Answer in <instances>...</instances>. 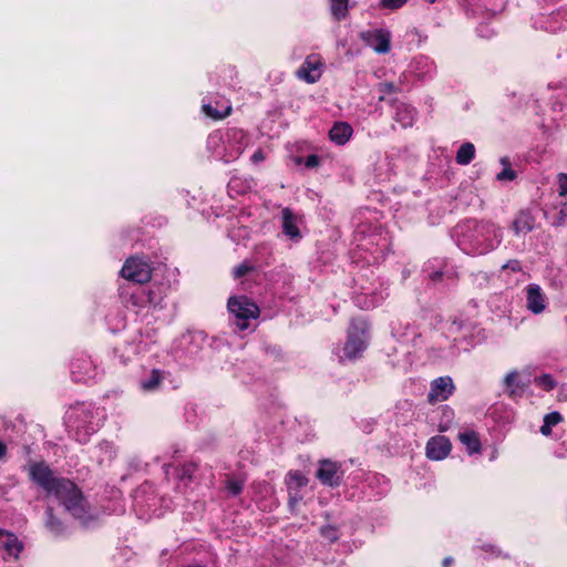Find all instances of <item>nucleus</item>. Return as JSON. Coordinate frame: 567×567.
Instances as JSON below:
<instances>
[{
  "instance_id": "1",
  "label": "nucleus",
  "mask_w": 567,
  "mask_h": 567,
  "mask_svg": "<svg viewBox=\"0 0 567 567\" xmlns=\"http://www.w3.org/2000/svg\"><path fill=\"white\" fill-rule=\"evenodd\" d=\"M30 477L47 493L55 495L74 517H85L87 511L84 497L75 483L69 478L54 476L53 471L44 462L30 466Z\"/></svg>"
},
{
  "instance_id": "2",
  "label": "nucleus",
  "mask_w": 567,
  "mask_h": 567,
  "mask_svg": "<svg viewBox=\"0 0 567 567\" xmlns=\"http://www.w3.org/2000/svg\"><path fill=\"white\" fill-rule=\"evenodd\" d=\"M227 307L228 310L238 319L236 324L240 330L248 328V319H256L260 313L259 307L246 296L230 297L228 299Z\"/></svg>"
},
{
  "instance_id": "3",
  "label": "nucleus",
  "mask_w": 567,
  "mask_h": 567,
  "mask_svg": "<svg viewBox=\"0 0 567 567\" xmlns=\"http://www.w3.org/2000/svg\"><path fill=\"white\" fill-rule=\"evenodd\" d=\"M151 266L138 257H130L122 267L121 275L134 284H147L151 280Z\"/></svg>"
},
{
  "instance_id": "4",
  "label": "nucleus",
  "mask_w": 567,
  "mask_h": 567,
  "mask_svg": "<svg viewBox=\"0 0 567 567\" xmlns=\"http://www.w3.org/2000/svg\"><path fill=\"white\" fill-rule=\"evenodd\" d=\"M316 476L322 484L337 487L342 482L343 472L339 463L324 458L319 461Z\"/></svg>"
},
{
  "instance_id": "5",
  "label": "nucleus",
  "mask_w": 567,
  "mask_h": 567,
  "mask_svg": "<svg viewBox=\"0 0 567 567\" xmlns=\"http://www.w3.org/2000/svg\"><path fill=\"white\" fill-rule=\"evenodd\" d=\"M323 62L320 55L310 54L297 71V76L307 83H316L322 74Z\"/></svg>"
},
{
  "instance_id": "6",
  "label": "nucleus",
  "mask_w": 567,
  "mask_h": 567,
  "mask_svg": "<svg viewBox=\"0 0 567 567\" xmlns=\"http://www.w3.org/2000/svg\"><path fill=\"white\" fill-rule=\"evenodd\" d=\"M454 391V384L450 377H440L431 382V390L427 394V401L434 404L439 401L447 400Z\"/></svg>"
},
{
  "instance_id": "7",
  "label": "nucleus",
  "mask_w": 567,
  "mask_h": 567,
  "mask_svg": "<svg viewBox=\"0 0 567 567\" xmlns=\"http://www.w3.org/2000/svg\"><path fill=\"white\" fill-rule=\"evenodd\" d=\"M361 38L378 53H388L390 51L391 37L388 31H368L362 33Z\"/></svg>"
},
{
  "instance_id": "8",
  "label": "nucleus",
  "mask_w": 567,
  "mask_h": 567,
  "mask_svg": "<svg viewBox=\"0 0 567 567\" xmlns=\"http://www.w3.org/2000/svg\"><path fill=\"white\" fill-rule=\"evenodd\" d=\"M451 447V442L447 437L442 435L434 436L426 444V456L435 461L443 460L450 454Z\"/></svg>"
},
{
  "instance_id": "9",
  "label": "nucleus",
  "mask_w": 567,
  "mask_h": 567,
  "mask_svg": "<svg viewBox=\"0 0 567 567\" xmlns=\"http://www.w3.org/2000/svg\"><path fill=\"white\" fill-rule=\"evenodd\" d=\"M547 303V298L539 286H529L526 295V307L535 315L542 313Z\"/></svg>"
},
{
  "instance_id": "10",
  "label": "nucleus",
  "mask_w": 567,
  "mask_h": 567,
  "mask_svg": "<svg viewBox=\"0 0 567 567\" xmlns=\"http://www.w3.org/2000/svg\"><path fill=\"white\" fill-rule=\"evenodd\" d=\"M361 334L357 331L351 330L348 336V340L344 343L343 352L348 359H355L367 347V342Z\"/></svg>"
},
{
  "instance_id": "11",
  "label": "nucleus",
  "mask_w": 567,
  "mask_h": 567,
  "mask_svg": "<svg viewBox=\"0 0 567 567\" xmlns=\"http://www.w3.org/2000/svg\"><path fill=\"white\" fill-rule=\"evenodd\" d=\"M282 233L292 240H299L301 233L298 228L297 216L288 207L281 212Z\"/></svg>"
},
{
  "instance_id": "12",
  "label": "nucleus",
  "mask_w": 567,
  "mask_h": 567,
  "mask_svg": "<svg viewBox=\"0 0 567 567\" xmlns=\"http://www.w3.org/2000/svg\"><path fill=\"white\" fill-rule=\"evenodd\" d=\"M415 116V111L410 105L398 102L395 104V115L394 120L402 126V127H410L413 125Z\"/></svg>"
},
{
  "instance_id": "13",
  "label": "nucleus",
  "mask_w": 567,
  "mask_h": 567,
  "mask_svg": "<svg viewBox=\"0 0 567 567\" xmlns=\"http://www.w3.org/2000/svg\"><path fill=\"white\" fill-rule=\"evenodd\" d=\"M352 127L346 122L336 123L329 132L330 140L338 145L346 144L352 135Z\"/></svg>"
},
{
  "instance_id": "14",
  "label": "nucleus",
  "mask_w": 567,
  "mask_h": 567,
  "mask_svg": "<svg viewBox=\"0 0 567 567\" xmlns=\"http://www.w3.org/2000/svg\"><path fill=\"white\" fill-rule=\"evenodd\" d=\"M7 539L3 542V549L10 555L13 556L14 559L19 558L20 553L23 550V544L18 539V537L10 533L4 532Z\"/></svg>"
},
{
  "instance_id": "15",
  "label": "nucleus",
  "mask_w": 567,
  "mask_h": 567,
  "mask_svg": "<svg viewBox=\"0 0 567 567\" xmlns=\"http://www.w3.org/2000/svg\"><path fill=\"white\" fill-rule=\"evenodd\" d=\"M458 439L464 445H466L471 454L478 453L481 451V442L476 432L465 431L458 434Z\"/></svg>"
},
{
  "instance_id": "16",
  "label": "nucleus",
  "mask_w": 567,
  "mask_h": 567,
  "mask_svg": "<svg viewBox=\"0 0 567 567\" xmlns=\"http://www.w3.org/2000/svg\"><path fill=\"white\" fill-rule=\"evenodd\" d=\"M330 11L334 20L341 21L349 14V0H329Z\"/></svg>"
},
{
  "instance_id": "17",
  "label": "nucleus",
  "mask_w": 567,
  "mask_h": 567,
  "mask_svg": "<svg viewBox=\"0 0 567 567\" xmlns=\"http://www.w3.org/2000/svg\"><path fill=\"white\" fill-rule=\"evenodd\" d=\"M513 228L516 234L528 233L534 229V218L526 213H522L513 223Z\"/></svg>"
},
{
  "instance_id": "18",
  "label": "nucleus",
  "mask_w": 567,
  "mask_h": 567,
  "mask_svg": "<svg viewBox=\"0 0 567 567\" xmlns=\"http://www.w3.org/2000/svg\"><path fill=\"white\" fill-rule=\"evenodd\" d=\"M475 155V147L472 143H464L456 153V162L461 165H467Z\"/></svg>"
},
{
  "instance_id": "19",
  "label": "nucleus",
  "mask_w": 567,
  "mask_h": 567,
  "mask_svg": "<svg viewBox=\"0 0 567 567\" xmlns=\"http://www.w3.org/2000/svg\"><path fill=\"white\" fill-rule=\"evenodd\" d=\"M506 388L509 390L511 395L520 394L524 391L525 385H520L518 382V373L513 371L505 377Z\"/></svg>"
},
{
  "instance_id": "20",
  "label": "nucleus",
  "mask_w": 567,
  "mask_h": 567,
  "mask_svg": "<svg viewBox=\"0 0 567 567\" xmlns=\"http://www.w3.org/2000/svg\"><path fill=\"white\" fill-rule=\"evenodd\" d=\"M203 111L205 112L206 115H208L209 117H212L214 120H221L230 114L231 106L226 105L223 110H218L217 107H214L210 104H205L203 106Z\"/></svg>"
},
{
  "instance_id": "21",
  "label": "nucleus",
  "mask_w": 567,
  "mask_h": 567,
  "mask_svg": "<svg viewBox=\"0 0 567 567\" xmlns=\"http://www.w3.org/2000/svg\"><path fill=\"white\" fill-rule=\"evenodd\" d=\"M47 515V527L55 534H61L63 532V523L54 516L52 507H48Z\"/></svg>"
},
{
  "instance_id": "22",
  "label": "nucleus",
  "mask_w": 567,
  "mask_h": 567,
  "mask_svg": "<svg viewBox=\"0 0 567 567\" xmlns=\"http://www.w3.org/2000/svg\"><path fill=\"white\" fill-rule=\"evenodd\" d=\"M196 471V465L193 464V463H189V464H185L183 466H179L177 470H176V475H177V478L181 481V482H190L192 478H193V474L195 473Z\"/></svg>"
},
{
  "instance_id": "23",
  "label": "nucleus",
  "mask_w": 567,
  "mask_h": 567,
  "mask_svg": "<svg viewBox=\"0 0 567 567\" xmlns=\"http://www.w3.org/2000/svg\"><path fill=\"white\" fill-rule=\"evenodd\" d=\"M162 381V372L157 369L152 370L151 378L142 383V388L146 391L155 390Z\"/></svg>"
},
{
  "instance_id": "24",
  "label": "nucleus",
  "mask_w": 567,
  "mask_h": 567,
  "mask_svg": "<svg viewBox=\"0 0 567 567\" xmlns=\"http://www.w3.org/2000/svg\"><path fill=\"white\" fill-rule=\"evenodd\" d=\"M535 383L546 391H550L556 386V382L550 374H542L535 378Z\"/></svg>"
},
{
  "instance_id": "25",
  "label": "nucleus",
  "mask_w": 567,
  "mask_h": 567,
  "mask_svg": "<svg viewBox=\"0 0 567 567\" xmlns=\"http://www.w3.org/2000/svg\"><path fill=\"white\" fill-rule=\"evenodd\" d=\"M320 533L326 539H328L331 543L338 540L339 538L338 529L331 525L321 527Z\"/></svg>"
},
{
  "instance_id": "26",
  "label": "nucleus",
  "mask_w": 567,
  "mask_h": 567,
  "mask_svg": "<svg viewBox=\"0 0 567 567\" xmlns=\"http://www.w3.org/2000/svg\"><path fill=\"white\" fill-rule=\"evenodd\" d=\"M244 487V482L240 480H227L226 482V488L227 491L233 495H238L241 493Z\"/></svg>"
},
{
  "instance_id": "27",
  "label": "nucleus",
  "mask_w": 567,
  "mask_h": 567,
  "mask_svg": "<svg viewBox=\"0 0 567 567\" xmlns=\"http://www.w3.org/2000/svg\"><path fill=\"white\" fill-rule=\"evenodd\" d=\"M288 477L297 487L306 486L308 483V478L299 471L290 472Z\"/></svg>"
},
{
  "instance_id": "28",
  "label": "nucleus",
  "mask_w": 567,
  "mask_h": 567,
  "mask_svg": "<svg viewBox=\"0 0 567 567\" xmlns=\"http://www.w3.org/2000/svg\"><path fill=\"white\" fill-rule=\"evenodd\" d=\"M378 89L382 93V95L379 97V101L384 100V94H391L398 91L396 86L391 82L380 83Z\"/></svg>"
},
{
  "instance_id": "29",
  "label": "nucleus",
  "mask_w": 567,
  "mask_h": 567,
  "mask_svg": "<svg viewBox=\"0 0 567 567\" xmlns=\"http://www.w3.org/2000/svg\"><path fill=\"white\" fill-rule=\"evenodd\" d=\"M408 0H381L380 6L385 9H399L406 3Z\"/></svg>"
},
{
  "instance_id": "30",
  "label": "nucleus",
  "mask_w": 567,
  "mask_h": 567,
  "mask_svg": "<svg viewBox=\"0 0 567 567\" xmlns=\"http://www.w3.org/2000/svg\"><path fill=\"white\" fill-rule=\"evenodd\" d=\"M516 177V173L511 167H504V169L497 174L498 181H513Z\"/></svg>"
},
{
  "instance_id": "31",
  "label": "nucleus",
  "mask_w": 567,
  "mask_h": 567,
  "mask_svg": "<svg viewBox=\"0 0 567 567\" xmlns=\"http://www.w3.org/2000/svg\"><path fill=\"white\" fill-rule=\"evenodd\" d=\"M251 270L252 267L247 264L239 265L234 269V279H239Z\"/></svg>"
},
{
  "instance_id": "32",
  "label": "nucleus",
  "mask_w": 567,
  "mask_h": 567,
  "mask_svg": "<svg viewBox=\"0 0 567 567\" xmlns=\"http://www.w3.org/2000/svg\"><path fill=\"white\" fill-rule=\"evenodd\" d=\"M558 187H559V195L565 196L567 195V174L560 173L558 174Z\"/></svg>"
},
{
  "instance_id": "33",
  "label": "nucleus",
  "mask_w": 567,
  "mask_h": 567,
  "mask_svg": "<svg viewBox=\"0 0 567 567\" xmlns=\"http://www.w3.org/2000/svg\"><path fill=\"white\" fill-rule=\"evenodd\" d=\"M560 421H561V415L558 412L548 413L544 417V422H546L547 424H549L551 426L558 424Z\"/></svg>"
},
{
  "instance_id": "34",
  "label": "nucleus",
  "mask_w": 567,
  "mask_h": 567,
  "mask_svg": "<svg viewBox=\"0 0 567 567\" xmlns=\"http://www.w3.org/2000/svg\"><path fill=\"white\" fill-rule=\"evenodd\" d=\"M553 224L556 227L567 224V208H561L559 210L558 216Z\"/></svg>"
},
{
  "instance_id": "35",
  "label": "nucleus",
  "mask_w": 567,
  "mask_h": 567,
  "mask_svg": "<svg viewBox=\"0 0 567 567\" xmlns=\"http://www.w3.org/2000/svg\"><path fill=\"white\" fill-rule=\"evenodd\" d=\"M320 163V158L317 155H309L306 159L305 165L309 168L318 166Z\"/></svg>"
},
{
  "instance_id": "36",
  "label": "nucleus",
  "mask_w": 567,
  "mask_h": 567,
  "mask_svg": "<svg viewBox=\"0 0 567 567\" xmlns=\"http://www.w3.org/2000/svg\"><path fill=\"white\" fill-rule=\"evenodd\" d=\"M540 433L546 436L549 435L551 433V425L544 422V424L540 427Z\"/></svg>"
},
{
  "instance_id": "37",
  "label": "nucleus",
  "mask_w": 567,
  "mask_h": 567,
  "mask_svg": "<svg viewBox=\"0 0 567 567\" xmlns=\"http://www.w3.org/2000/svg\"><path fill=\"white\" fill-rule=\"evenodd\" d=\"M265 156H264V153L261 151H257L254 155H252V161L254 162H260V161H264Z\"/></svg>"
},
{
  "instance_id": "38",
  "label": "nucleus",
  "mask_w": 567,
  "mask_h": 567,
  "mask_svg": "<svg viewBox=\"0 0 567 567\" xmlns=\"http://www.w3.org/2000/svg\"><path fill=\"white\" fill-rule=\"evenodd\" d=\"M7 446L0 441V458L6 455Z\"/></svg>"
},
{
  "instance_id": "39",
  "label": "nucleus",
  "mask_w": 567,
  "mask_h": 567,
  "mask_svg": "<svg viewBox=\"0 0 567 567\" xmlns=\"http://www.w3.org/2000/svg\"><path fill=\"white\" fill-rule=\"evenodd\" d=\"M452 564V558L447 557L443 560V566L444 567H450Z\"/></svg>"
},
{
  "instance_id": "40",
  "label": "nucleus",
  "mask_w": 567,
  "mask_h": 567,
  "mask_svg": "<svg viewBox=\"0 0 567 567\" xmlns=\"http://www.w3.org/2000/svg\"><path fill=\"white\" fill-rule=\"evenodd\" d=\"M501 163H502L505 167H509V163H508L507 157H503V158L501 159Z\"/></svg>"
},
{
  "instance_id": "41",
  "label": "nucleus",
  "mask_w": 567,
  "mask_h": 567,
  "mask_svg": "<svg viewBox=\"0 0 567 567\" xmlns=\"http://www.w3.org/2000/svg\"><path fill=\"white\" fill-rule=\"evenodd\" d=\"M132 299H133V303L134 305H141L143 302L142 300L135 299V295L134 293H132Z\"/></svg>"
},
{
  "instance_id": "42",
  "label": "nucleus",
  "mask_w": 567,
  "mask_h": 567,
  "mask_svg": "<svg viewBox=\"0 0 567 567\" xmlns=\"http://www.w3.org/2000/svg\"><path fill=\"white\" fill-rule=\"evenodd\" d=\"M297 502H298V499H297L296 497H290L289 503H290V505H291L292 507H293V506H296Z\"/></svg>"
},
{
  "instance_id": "43",
  "label": "nucleus",
  "mask_w": 567,
  "mask_h": 567,
  "mask_svg": "<svg viewBox=\"0 0 567 567\" xmlns=\"http://www.w3.org/2000/svg\"><path fill=\"white\" fill-rule=\"evenodd\" d=\"M511 267H512L513 270L519 269V266H518L517 262L512 264Z\"/></svg>"
},
{
  "instance_id": "44",
  "label": "nucleus",
  "mask_w": 567,
  "mask_h": 567,
  "mask_svg": "<svg viewBox=\"0 0 567 567\" xmlns=\"http://www.w3.org/2000/svg\"><path fill=\"white\" fill-rule=\"evenodd\" d=\"M147 301H148V302H153V298H152V293H151V291H148V298H147Z\"/></svg>"
},
{
  "instance_id": "45",
  "label": "nucleus",
  "mask_w": 567,
  "mask_h": 567,
  "mask_svg": "<svg viewBox=\"0 0 567 567\" xmlns=\"http://www.w3.org/2000/svg\"><path fill=\"white\" fill-rule=\"evenodd\" d=\"M437 279H440V275L439 274H436L435 277H432V280H437Z\"/></svg>"
},
{
  "instance_id": "46",
  "label": "nucleus",
  "mask_w": 567,
  "mask_h": 567,
  "mask_svg": "<svg viewBox=\"0 0 567 567\" xmlns=\"http://www.w3.org/2000/svg\"><path fill=\"white\" fill-rule=\"evenodd\" d=\"M4 534V530L0 529V536H2Z\"/></svg>"
},
{
  "instance_id": "47",
  "label": "nucleus",
  "mask_w": 567,
  "mask_h": 567,
  "mask_svg": "<svg viewBox=\"0 0 567 567\" xmlns=\"http://www.w3.org/2000/svg\"><path fill=\"white\" fill-rule=\"evenodd\" d=\"M435 0H430L431 3H433Z\"/></svg>"
}]
</instances>
